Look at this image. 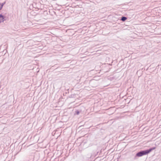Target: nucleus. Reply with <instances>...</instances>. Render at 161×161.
Listing matches in <instances>:
<instances>
[{
  "label": "nucleus",
  "mask_w": 161,
  "mask_h": 161,
  "mask_svg": "<svg viewBox=\"0 0 161 161\" xmlns=\"http://www.w3.org/2000/svg\"><path fill=\"white\" fill-rule=\"evenodd\" d=\"M127 19L126 17H123L122 18L121 20L123 21H125Z\"/></svg>",
  "instance_id": "4"
},
{
  "label": "nucleus",
  "mask_w": 161,
  "mask_h": 161,
  "mask_svg": "<svg viewBox=\"0 0 161 161\" xmlns=\"http://www.w3.org/2000/svg\"><path fill=\"white\" fill-rule=\"evenodd\" d=\"M77 114H79V112H77Z\"/></svg>",
  "instance_id": "5"
},
{
  "label": "nucleus",
  "mask_w": 161,
  "mask_h": 161,
  "mask_svg": "<svg viewBox=\"0 0 161 161\" xmlns=\"http://www.w3.org/2000/svg\"><path fill=\"white\" fill-rule=\"evenodd\" d=\"M5 16L0 14V23H1L3 22L5 20Z\"/></svg>",
  "instance_id": "2"
},
{
  "label": "nucleus",
  "mask_w": 161,
  "mask_h": 161,
  "mask_svg": "<svg viewBox=\"0 0 161 161\" xmlns=\"http://www.w3.org/2000/svg\"><path fill=\"white\" fill-rule=\"evenodd\" d=\"M5 2H4L3 3H0V10L2 8L3 5L5 4Z\"/></svg>",
  "instance_id": "3"
},
{
  "label": "nucleus",
  "mask_w": 161,
  "mask_h": 161,
  "mask_svg": "<svg viewBox=\"0 0 161 161\" xmlns=\"http://www.w3.org/2000/svg\"><path fill=\"white\" fill-rule=\"evenodd\" d=\"M155 147H153L149 149V150L140 152L136 154V155L138 157H141L143 155H146L149 153L153 150L154 149Z\"/></svg>",
  "instance_id": "1"
}]
</instances>
